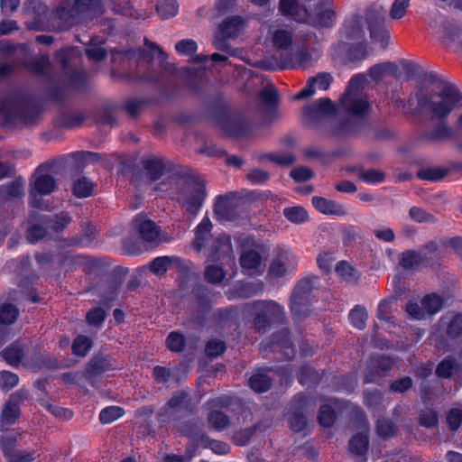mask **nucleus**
<instances>
[{
    "mask_svg": "<svg viewBox=\"0 0 462 462\" xmlns=\"http://www.w3.org/2000/svg\"><path fill=\"white\" fill-rule=\"evenodd\" d=\"M337 112V106L329 98H320L303 108L302 116L307 124L312 127L324 126L326 131L337 137L357 134L366 127L364 121L346 118L334 124L332 116Z\"/></svg>",
    "mask_w": 462,
    "mask_h": 462,
    "instance_id": "nucleus-1",
    "label": "nucleus"
},
{
    "mask_svg": "<svg viewBox=\"0 0 462 462\" xmlns=\"http://www.w3.org/2000/svg\"><path fill=\"white\" fill-rule=\"evenodd\" d=\"M418 108L438 120L447 119L452 111L458 108L462 94L450 83H444L436 92L419 91L416 94Z\"/></svg>",
    "mask_w": 462,
    "mask_h": 462,
    "instance_id": "nucleus-2",
    "label": "nucleus"
},
{
    "mask_svg": "<svg viewBox=\"0 0 462 462\" xmlns=\"http://www.w3.org/2000/svg\"><path fill=\"white\" fill-rule=\"evenodd\" d=\"M104 14L101 0H60L52 12L59 30H68Z\"/></svg>",
    "mask_w": 462,
    "mask_h": 462,
    "instance_id": "nucleus-3",
    "label": "nucleus"
},
{
    "mask_svg": "<svg viewBox=\"0 0 462 462\" xmlns=\"http://www.w3.org/2000/svg\"><path fill=\"white\" fill-rule=\"evenodd\" d=\"M175 185L177 202L189 216H197L206 198L203 180L198 176L190 174L180 178Z\"/></svg>",
    "mask_w": 462,
    "mask_h": 462,
    "instance_id": "nucleus-4",
    "label": "nucleus"
},
{
    "mask_svg": "<svg viewBox=\"0 0 462 462\" xmlns=\"http://www.w3.org/2000/svg\"><path fill=\"white\" fill-rule=\"evenodd\" d=\"M364 83V76L355 75L351 78L345 94L340 98L341 108L356 117L365 116L370 109V103L362 88Z\"/></svg>",
    "mask_w": 462,
    "mask_h": 462,
    "instance_id": "nucleus-5",
    "label": "nucleus"
},
{
    "mask_svg": "<svg viewBox=\"0 0 462 462\" xmlns=\"http://www.w3.org/2000/svg\"><path fill=\"white\" fill-rule=\"evenodd\" d=\"M255 312L254 328L257 332H264L272 323H282L285 319L284 308L273 300H257L252 303Z\"/></svg>",
    "mask_w": 462,
    "mask_h": 462,
    "instance_id": "nucleus-6",
    "label": "nucleus"
},
{
    "mask_svg": "<svg viewBox=\"0 0 462 462\" xmlns=\"http://www.w3.org/2000/svg\"><path fill=\"white\" fill-rule=\"evenodd\" d=\"M366 21L370 37L374 42H380L384 49L388 46L389 32L384 25L385 12L382 6L372 5L367 9Z\"/></svg>",
    "mask_w": 462,
    "mask_h": 462,
    "instance_id": "nucleus-7",
    "label": "nucleus"
},
{
    "mask_svg": "<svg viewBox=\"0 0 462 462\" xmlns=\"http://www.w3.org/2000/svg\"><path fill=\"white\" fill-rule=\"evenodd\" d=\"M316 402L303 393L296 395L291 402V417L290 418V425L293 431L300 432L303 430L307 425V417L304 412L310 408H315Z\"/></svg>",
    "mask_w": 462,
    "mask_h": 462,
    "instance_id": "nucleus-8",
    "label": "nucleus"
},
{
    "mask_svg": "<svg viewBox=\"0 0 462 462\" xmlns=\"http://www.w3.org/2000/svg\"><path fill=\"white\" fill-rule=\"evenodd\" d=\"M88 82V73L84 69H70L63 75L62 84L64 88L52 87L50 96L54 101H62L66 96L67 88L81 89Z\"/></svg>",
    "mask_w": 462,
    "mask_h": 462,
    "instance_id": "nucleus-9",
    "label": "nucleus"
},
{
    "mask_svg": "<svg viewBox=\"0 0 462 462\" xmlns=\"http://www.w3.org/2000/svg\"><path fill=\"white\" fill-rule=\"evenodd\" d=\"M297 260L289 249H281L272 260L267 276L270 279L282 278L296 270Z\"/></svg>",
    "mask_w": 462,
    "mask_h": 462,
    "instance_id": "nucleus-10",
    "label": "nucleus"
},
{
    "mask_svg": "<svg viewBox=\"0 0 462 462\" xmlns=\"http://www.w3.org/2000/svg\"><path fill=\"white\" fill-rule=\"evenodd\" d=\"M261 352L282 353L285 359H291L295 356V349L289 337L287 329H282L274 333L267 342H262Z\"/></svg>",
    "mask_w": 462,
    "mask_h": 462,
    "instance_id": "nucleus-11",
    "label": "nucleus"
},
{
    "mask_svg": "<svg viewBox=\"0 0 462 462\" xmlns=\"http://www.w3.org/2000/svg\"><path fill=\"white\" fill-rule=\"evenodd\" d=\"M49 12L48 6L40 0H28L24 5L26 25L31 30L42 31Z\"/></svg>",
    "mask_w": 462,
    "mask_h": 462,
    "instance_id": "nucleus-12",
    "label": "nucleus"
},
{
    "mask_svg": "<svg viewBox=\"0 0 462 462\" xmlns=\"http://www.w3.org/2000/svg\"><path fill=\"white\" fill-rule=\"evenodd\" d=\"M47 168L48 164H42L35 171L30 183V194L32 196H48L56 189V180L53 176L45 172Z\"/></svg>",
    "mask_w": 462,
    "mask_h": 462,
    "instance_id": "nucleus-13",
    "label": "nucleus"
},
{
    "mask_svg": "<svg viewBox=\"0 0 462 462\" xmlns=\"http://www.w3.org/2000/svg\"><path fill=\"white\" fill-rule=\"evenodd\" d=\"M168 269H175L185 276L189 271V263L177 256H161L150 263V270L155 275H163Z\"/></svg>",
    "mask_w": 462,
    "mask_h": 462,
    "instance_id": "nucleus-14",
    "label": "nucleus"
},
{
    "mask_svg": "<svg viewBox=\"0 0 462 462\" xmlns=\"http://www.w3.org/2000/svg\"><path fill=\"white\" fill-rule=\"evenodd\" d=\"M133 227L139 236L146 242H156L159 239V226L144 215L139 214L134 218Z\"/></svg>",
    "mask_w": 462,
    "mask_h": 462,
    "instance_id": "nucleus-15",
    "label": "nucleus"
},
{
    "mask_svg": "<svg viewBox=\"0 0 462 462\" xmlns=\"http://www.w3.org/2000/svg\"><path fill=\"white\" fill-rule=\"evenodd\" d=\"M233 248L230 238L226 236H219L213 240L210 245L208 261H229L232 257Z\"/></svg>",
    "mask_w": 462,
    "mask_h": 462,
    "instance_id": "nucleus-16",
    "label": "nucleus"
},
{
    "mask_svg": "<svg viewBox=\"0 0 462 462\" xmlns=\"http://www.w3.org/2000/svg\"><path fill=\"white\" fill-rule=\"evenodd\" d=\"M333 80L331 74L320 72L315 77H310L307 85L295 96L296 99H302L312 96L316 89L327 90L329 88Z\"/></svg>",
    "mask_w": 462,
    "mask_h": 462,
    "instance_id": "nucleus-17",
    "label": "nucleus"
},
{
    "mask_svg": "<svg viewBox=\"0 0 462 462\" xmlns=\"http://www.w3.org/2000/svg\"><path fill=\"white\" fill-rule=\"evenodd\" d=\"M422 138L431 143L446 142L456 139L457 133L448 126L446 119H442L439 120L432 129L424 132Z\"/></svg>",
    "mask_w": 462,
    "mask_h": 462,
    "instance_id": "nucleus-18",
    "label": "nucleus"
},
{
    "mask_svg": "<svg viewBox=\"0 0 462 462\" xmlns=\"http://www.w3.org/2000/svg\"><path fill=\"white\" fill-rule=\"evenodd\" d=\"M163 410L167 414L191 412L193 410L191 396L185 391L176 392L173 393Z\"/></svg>",
    "mask_w": 462,
    "mask_h": 462,
    "instance_id": "nucleus-19",
    "label": "nucleus"
},
{
    "mask_svg": "<svg viewBox=\"0 0 462 462\" xmlns=\"http://www.w3.org/2000/svg\"><path fill=\"white\" fill-rule=\"evenodd\" d=\"M233 194L219 196L214 208L215 215L221 220L234 221L238 218L236 205L232 202Z\"/></svg>",
    "mask_w": 462,
    "mask_h": 462,
    "instance_id": "nucleus-20",
    "label": "nucleus"
},
{
    "mask_svg": "<svg viewBox=\"0 0 462 462\" xmlns=\"http://www.w3.org/2000/svg\"><path fill=\"white\" fill-rule=\"evenodd\" d=\"M15 66V69L19 67L26 68L30 72L37 76H48L51 68V61L49 57L42 56L38 59H32L30 60H18L11 62Z\"/></svg>",
    "mask_w": 462,
    "mask_h": 462,
    "instance_id": "nucleus-21",
    "label": "nucleus"
},
{
    "mask_svg": "<svg viewBox=\"0 0 462 462\" xmlns=\"http://www.w3.org/2000/svg\"><path fill=\"white\" fill-rule=\"evenodd\" d=\"M246 21L240 15H232L226 18L219 24V32L225 39L236 38L245 27Z\"/></svg>",
    "mask_w": 462,
    "mask_h": 462,
    "instance_id": "nucleus-22",
    "label": "nucleus"
},
{
    "mask_svg": "<svg viewBox=\"0 0 462 462\" xmlns=\"http://www.w3.org/2000/svg\"><path fill=\"white\" fill-rule=\"evenodd\" d=\"M279 10L282 15L291 17L296 22L305 23L307 21V9L298 0H280Z\"/></svg>",
    "mask_w": 462,
    "mask_h": 462,
    "instance_id": "nucleus-23",
    "label": "nucleus"
},
{
    "mask_svg": "<svg viewBox=\"0 0 462 462\" xmlns=\"http://www.w3.org/2000/svg\"><path fill=\"white\" fill-rule=\"evenodd\" d=\"M142 166L150 180H158L166 171V164L163 158L159 156H149L143 158Z\"/></svg>",
    "mask_w": 462,
    "mask_h": 462,
    "instance_id": "nucleus-24",
    "label": "nucleus"
},
{
    "mask_svg": "<svg viewBox=\"0 0 462 462\" xmlns=\"http://www.w3.org/2000/svg\"><path fill=\"white\" fill-rule=\"evenodd\" d=\"M312 204L315 208L322 214L343 217L346 215V210L342 204L328 199L323 197H313Z\"/></svg>",
    "mask_w": 462,
    "mask_h": 462,
    "instance_id": "nucleus-25",
    "label": "nucleus"
},
{
    "mask_svg": "<svg viewBox=\"0 0 462 462\" xmlns=\"http://www.w3.org/2000/svg\"><path fill=\"white\" fill-rule=\"evenodd\" d=\"M213 225L208 217H203L201 222L195 229V237L193 240V247L198 251H201L211 239V229Z\"/></svg>",
    "mask_w": 462,
    "mask_h": 462,
    "instance_id": "nucleus-26",
    "label": "nucleus"
},
{
    "mask_svg": "<svg viewBox=\"0 0 462 462\" xmlns=\"http://www.w3.org/2000/svg\"><path fill=\"white\" fill-rule=\"evenodd\" d=\"M315 277H307L300 280L293 288L289 300H313V281Z\"/></svg>",
    "mask_w": 462,
    "mask_h": 462,
    "instance_id": "nucleus-27",
    "label": "nucleus"
},
{
    "mask_svg": "<svg viewBox=\"0 0 462 462\" xmlns=\"http://www.w3.org/2000/svg\"><path fill=\"white\" fill-rule=\"evenodd\" d=\"M341 35L344 39L356 41L364 38L365 31L359 17H352L346 20L341 30Z\"/></svg>",
    "mask_w": 462,
    "mask_h": 462,
    "instance_id": "nucleus-28",
    "label": "nucleus"
},
{
    "mask_svg": "<svg viewBox=\"0 0 462 462\" xmlns=\"http://www.w3.org/2000/svg\"><path fill=\"white\" fill-rule=\"evenodd\" d=\"M313 300H289V308L294 320L300 321L310 317L312 312Z\"/></svg>",
    "mask_w": 462,
    "mask_h": 462,
    "instance_id": "nucleus-29",
    "label": "nucleus"
},
{
    "mask_svg": "<svg viewBox=\"0 0 462 462\" xmlns=\"http://www.w3.org/2000/svg\"><path fill=\"white\" fill-rule=\"evenodd\" d=\"M337 19L336 13L331 8H325L319 11L314 16L308 14L307 21L314 26L328 28L335 24Z\"/></svg>",
    "mask_w": 462,
    "mask_h": 462,
    "instance_id": "nucleus-30",
    "label": "nucleus"
},
{
    "mask_svg": "<svg viewBox=\"0 0 462 462\" xmlns=\"http://www.w3.org/2000/svg\"><path fill=\"white\" fill-rule=\"evenodd\" d=\"M293 32L289 28L277 29L273 32V47L279 51H288L292 45Z\"/></svg>",
    "mask_w": 462,
    "mask_h": 462,
    "instance_id": "nucleus-31",
    "label": "nucleus"
},
{
    "mask_svg": "<svg viewBox=\"0 0 462 462\" xmlns=\"http://www.w3.org/2000/svg\"><path fill=\"white\" fill-rule=\"evenodd\" d=\"M310 61V54L306 49H299L293 54H287L282 60L284 68H306Z\"/></svg>",
    "mask_w": 462,
    "mask_h": 462,
    "instance_id": "nucleus-32",
    "label": "nucleus"
},
{
    "mask_svg": "<svg viewBox=\"0 0 462 462\" xmlns=\"http://www.w3.org/2000/svg\"><path fill=\"white\" fill-rule=\"evenodd\" d=\"M20 417V408L6 402L1 416H0V429L2 431L8 430L14 425L17 419Z\"/></svg>",
    "mask_w": 462,
    "mask_h": 462,
    "instance_id": "nucleus-33",
    "label": "nucleus"
},
{
    "mask_svg": "<svg viewBox=\"0 0 462 462\" xmlns=\"http://www.w3.org/2000/svg\"><path fill=\"white\" fill-rule=\"evenodd\" d=\"M427 259V253L416 250H408L402 254L400 263L404 269H412L420 266Z\"/></svg>",
    "mask_w": 462,
    "mask_h": 462,
    "instance_id": "nucleus-34",
    "label": "nucleus"
},
{
    "mask_svg": "<svg viewBox=\"0 0 462 462\" xmlns=\"http://www.w3.org/2000/svg\"><path fill=\"white\" fill-rule=\"evenodd\" d=\"M364 403L373 411H380L386 406L383 393L377 389L364 393Z\"/></svg>",
    "mask_w": 462,
    "mask_h": 462,
    "instance_id": "nucleus-35",
    "label": "nucleus"
},
{
    "mask_svg": "<svg viewBox=\"0 0 462 462\" xmlns=\"http://www.w3.org/2000/svg\"><path fill=\"white\" fill-rule=\"evenodd\" d=\"M195 308L198 311L196 322L201 323L203 316L211 309V300L203 287H199L196 290Z\"/></svg>",
    "mask_w": 462,
    "mask_h": 462,
    "instance_id": "nucleus-36",
    "label": "nucleus"
},
{
    "mask_svg": "<svg viewBox=\"0 0 462 462\" xmlns=\"http://www.w3.org/2000/svg\"><path fill=\"white\" fill-rule=\"evenodd\" d=\"M23 194V182L21 180H14L0 186V200L19 199Z\"/></svg>",
    "mask_w": 462,
    "mask_h": 462,
    "instance_id": "nucleus-37",
    "label": "nucleus"
},
{
    "mask_svg": "<svg viewBox=\"0 0 462 462\" xmlns=\"http://www.w3.org/2000/svg\"><path fill=\"white\" fill-rule=\"evenodd\" d=\"M369 438L367 433H357L349 440V451L356 456H364L368 451Z\"/></svg>",
    "mask_w": 462,
    "mask_h": 462,
    "instance_id": "nucleus-38",
    "label": "nucleus"
},
{
    "mask_svg": "<svg viewBox=\"0 0 462 462\" xmlns=\"http://www.w3.org/2000/svg\"><path fill=\"white\" fill-rule=\"evenodd\" d=\"M2 357L11 365H18L23 357V347L19 342H14L1 352Z\"/></svg>",
    "mask_w": 462,
    "mask_h": 462,
    "instance_id": "nucleus-39",
    "label": "nucleus"
},
{
    "mask_svg": "<svg viewBox=\"0 0 462 462\" xmlns=\"http://www.w3.org/2000/svg\"><path fill=\"white\" fill-rule=\"evenodd\" d=\"M420 303L424 306L427 316H432L442 309L444 300L439 295L431 293L422 297Z\"/></svg>",
    "mask_w": 462,
    "mask_h": 462,
    "instance_id": "nucleus-40",
    "label": "nucleus"
},
{
    "mask_svg": "<svg viewBox=\"0 0 462 462\" xmlns=\"http://www.w3.org/2000/svg\"><path fill=\"white\" fill-rule=\"evenodd\" d=\"M260 99L268 112L273 115L277 106L278 93L275 88L269 87L263 88L259 93Z\"/></svg>",
    "mask_w": 462,
    "mask_h": 462,
    "instance_id": "nucleus-41",
    "label": "nucleus"
},
{
    "mask_svg": "<svg viewBox=\"0 0 462 462\" xmlns=\"http://www.w3.org/2000/svg\"><path fill=\"white\" fill-rule=\"evenodd\" d=\"M71 221V217L67 212H60L54 217H46L43 223L55 232L62 231Z\"/></svg>",
    "mask_w": 462,
    "mask_h": 462,
    "instance_id": "nucleus-42",
    "label": "nucleus"
},
{
    "mask_svg": "<svg viewBox=\"0 0 462 462\" xmlns=\"http://www.w3.org/2000/svg\"><path fill=\"white\" fill-rule=\"evenodd\" d=\"M179 5L175 0H162L156 5V11L163 20L174 17L178 14Z\"/></svg>",
    "mask_w": 462,
    "mask_h": 462,
    "instance_id": "nucleus-43",
    "label": "nucleus"
},
{
    "mask_svg": "<svg viewBox=\"0 0 462 462\" xmlns=\"http://www.w3.org/2000/svg\"><path fill=\"white\" fill-rule=\"evenodd\" d=\"M78 56L79 51L76 48H67L57 51L56 60L61 65L65 73L66 71L70 70V65Z\"/></svg>",
    "mask_w": 462,
    "mask_h": 462,
    "instance_id": "nucleus-44",
    "label": "nucleus"
},
{
    "mask_svg": "<svg viewBox=\"0 0 462 462\" xmlns=\"http://www.w3.org/2000/svg\"><path fill=\"white\" fill-rule=\"evenodd\" d=\"M449 170L441 167L425 168L418 171L417 175L420 180L438 181L448 176Z\"/></svg>",
    "mask_w": 462,
    "mask_h": 462,
    "instance_id": "nucleus-45",
    "label": "nucleus"
},
{
    "mask_svg": "<svg viewBox=\"0 0 462 462\" xmlns=\"http://www.w3.org/2000/svg\"><path fill=\"white\" fill-rule=\"evenodd\" d=\"M298 380L300 384L311 386L320 380L319 374L310 366H302L298 373Z\"/></svg>",
    "mask_w": 462,
    "mask_h": 462,
    "instance_id": "nucleus-46",
    "label": "nucleus"
},
{
    "mask_svg": "<svg viewBox=\"0 0 462 462\" xmlns=\"http://www.w3.org/2000/svg\"><path fill=\"white\" fill-rule=\"evenodd\" d=\"M249 385L255 393H264L271 387V379L259 372L251 376Z\"/></svg>",
    "mask_w": 462,
    "mask_h": 462,
    "instance_id": "nucleus-47",
    "label": "nucleus"
},
{
    "mask_svg": "<svg viewBox=\"0 0 462 462\" xmlns=\"http://www.w3.org/2000/svg\"><path fill=\"white\" fill-rule=\"evenodd\" d=\"M283 216L293 224H302L308 220V213L302 207H288L283 209Z\"/></svg>",
    "mask_w": 462,
    "mask_h": 462,
    "instance_id": "nucleus-48",
    "label": "nucleus"
},
{
    "mask_svg": "<svg viewBox=\"0 0 462 462\" xmlns=\"http://www.w3.org/2000/svg\"><path fill=\"white\" fill-rule=\"evenodd\" d=\"M93 183L86 177L73 182L72 192L77 198H87L92 194Z\"/></svg>",
    "mask_w": 462,
    "mask_h": 462,
    "instance_id": "nucleus-49",
    "label": "nucleus"
},
{
    "mask_svg": "<svg viewBox=\"0 0 462 462\" xmlns=\"http://www.w3.org/2000/svg\"><path fill=\"white\" fill-rule=\"evenodd\" d=\"M336 273L347 282H356L359 278V273L345 261H341L337 264Z\"/></svg>",
    "mask_w": 462,
    "mask_h": 462,
    "instance_id": "nucleus-50",
    "label": "nucleus"
},
{
    "mask_svg": "<svg viewBox=\"0 0 462 462\" xmlns=\"http://www.w3.org/2000/svg\"><path fill=\"white\" fill-rule=\"evenodd\" d=\"M457 370V363L453 357L443 359L436 368V374L441 378H450L453 373Z\"/></svg>",
    "mask_w": 462,
    "mask_h": 462,
    "instance_id": "nucleus-51",
    "label": "nucleus"
},
{
    "mask_svg": "<svg viewBox=\"0 0 462 462\" xmlns=\"http://www.w3.org/2000/svg\"><path fill=\"white\" fill-rule=\"evenodd\" d=\"M208 424L217 430H224L229 425L228 417L222 411L213 410L208 415Z\"/></svg>",
    "mask_w": 462,
    "mask_h": 462,
    "instance_id": "nucleus-52",
    "label": "nucleus"
},
{
    "mask_svg": "<svg viewBox=\"0 0 462 462\" xmlns=\"http://www.w3.org/2000/svg\"><path fill=\"white\" fill-rule=\"evenodd\" d=\"M350 323L358 329H364L368 318L367 311L365 307L356 306L349 313Z\"/></svg>",
    "mask_w": 462,
    "mask_h": 462,
    "instance_id": "nucleus-53",
    "label": "nucleus"
},
{
    "mask_svg": "<svg viewBox=\"0 0 462 462\" xmlns=\"http://www.w3.org/2000/svg\"><path fill=\"white\" fill-rule=\"evenodd\" d=\"M262 257L255 250H249L242 254L240 257L241 266L245 269L254 270L261 264Z\"/></svg>",
    "mask_w": 462,
    "mask_h": 462,
    "instance_id": "nucleus-54",
    "label": "nucleus"
},
{
    "mask_svg": "<svg viewBox=\"0 0 462 462\" xmlns=\"http://www.w3.org/2000/svg\"><path fill=\"white\" fill-rule=\"evenodd\" d=\"M185 337L179 331L171 332L166 338V346L171 352L180 353L184 349Z\"/></svg>",
    "mask_w": 462,
    "mask_h": 462,
    "instance_id": "nucleus-55",
    "label": "nucleus"
},
{
    "mask_svg": "<svg viewBox=\"0 0 462 462\" xmlns=\"http://www.w3.org/2000/svg\"><path fill=\"white\" fill-rule=\"evenodd\" d=\"M397 71V67L391 62H384L381 64H376L370 68L369 76L378 81L383 79V76L385 72H390L394 74Z\"/></svg>",
    "mask_w": 462,
    "mask_h": 462,
    "instance_id": "nucleus-56",
    "label": "nucleus"
},
{
    "mask_svg": "<svg viewBox=\"0 0 462 462\" xmlns=\"http://www.w3.org/2000/svg\"><path fill=\"white\" fill-rule=\"evenodd\" d=\"M92 341L86 336H78L72 344V352L76 356H85L90 350Z\"/></svg>",
    "mask_w": 462,
    "mask_h": 462,
    "instance_id": "nucleus-57",
    "label": "nucleus"
},
{
    "mask_svg": "<svg viewBox=\"0 0 462 462\" xmlns=\"http://www.w3.org/2000/svg\"><path fill=\"white\" fill-rule=\"evenodd\" d=\"M110 3L113 11L116 14L138 18V16L134 14L130 0H110Z\"/></svg>",
    "mask_w": 462,
    "mask_h": 462,
    "instance_id": "nucleus-58",
    "label": "nucleus"
},
{
    "mask_svg": "<svg viewBox=\"0 0 462 462\" xmlns=\"http://www.w3.org/2000/svg\"><path fill=\"white\" fill-rule=\"evenodd\" d=\"M204 275L207 282L218 284L224 280L226 272L221 266L209 264L206 267Z\"/></svg>",
    "mask_w": 462,
    "mask_h": 462,
    "instance_id": "nucleus-59",
    "label": "nucleus"
},
{
    "mask_svg": "<svg viewBox=\"0 0 462 462\" xmlns=\"http://www.w3.org/2000/svg\"><path fill=\"white\" fill-rule=\"evenodd\" d=\"M19 314L18 309L13 304H3L0 307V323L12 324L14 323Z\"/></svg>",
    "mask_w": 462,
    "mask_h": 462,
    "instance_id": "nucleus-60",
    "label": "nucleus"
},
{
    "mask_svg": "<svg viewBox=\"0 0 462 462\" xmlns=\"http://www.w3.org/2000/svg\"><path fill=\"white\" fill-rule=\"evenodd\" d=\"M19 383V376L10 371L0 372V388L7 393Z\"/></svg>",
    "mask_w": 462,
    "mask_h": 462,
    "instance_id": "nucleus-61",
    "label": "nucleus"
},
{
    "mask_svg": "<svg viewBox=\"0 0 462 462\" xmlns=\"http://www.w3.org/2000/svg\"><path fill=\"white\" fill-rule=\"evenodd\" d=\"M124 415V410L118 406H110L103 409L99 414V420L102 423L107 424L119 419Z\"/></svg>",
    "mask_w": 462,
    "mask_h": 462,
    "instance_id": "nucleus-62",
    "label": "nucleus"
},
{
    "mask_svg": "<svg viewBox=\"0 0 462 462\" xmlns=\"http://www.w3.org/2000/svg\"><path fill=\"white\" fill-rule=\"evenodd\" d=\"M376 432L382 438H391L396 433V427L391 420L379 419L376 422Z\"/></svg>",
    "mask_w": 462,
    "mask_h": 462,
    "instance_id": "nucleus-63",
    "label": "nucleus"
},
{
    "mask_svg": "<svg viewBox=\"0 0 462 462\" xmlns=\"http://www.w3.org/2000/svg\"><path fill=\"white\" fill-rule=\"evenodd\" d=\"M447 334L450 338H457L462 335V314H457L448 322Z\"/></svg>",
    "mask_w": 462,
    "mask_h": 462,
    "instance_id": "nucleus-64",
    "label": "nucleus"
}]
</instances>
